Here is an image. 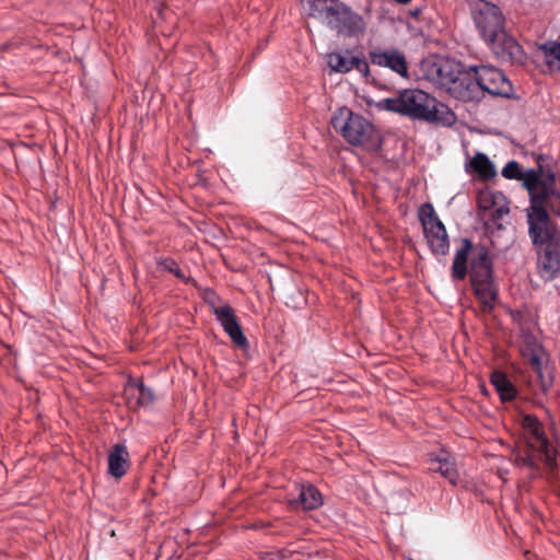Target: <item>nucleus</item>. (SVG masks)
Returning <instances> with one entry per match:
<instances>
[{
  "label": "nucleus",
  "mask_w": 560,
  "mask_h": 560,
  "mask_svg": "<svg viewBox=\"0 0 560 560\" xmlns=\"http://www.w3.org/2000/svg\"><path fill=\"white\" fill-rule=\"evenodd\" d=\"M471 21L488 48L506 62H521L524 50L506 32V19L501 8L488 0H466Z\"/></svg>",
  "instance_id": "1"
},
{
  "label": "nucleus",
  "mask_w": 560,
  "mask_h": 560,
  "mask_svg": "<svg viewBox=\"0 0 560 560\" xmlns=\"http://www.w3.org/2000/svg\"><path fill=\"white\" fill-rule=\"evenodd\" d=\"M470 256V282L475 295L485 312H490L497 301V289L493 282V267L489 250L485 246H472L469 238H463L462 245L456 249L451 277L454 281H462L467 276V262Z\"/></svg>",
  "instance_id": "2"
},
{
  "label": "nucleus",
  "mask_w": 560,
  "mask_h": 560,
  "mask_svg": "<svg viewBox=\"0 0 560 560\" xmlns=\"http://www.w3.org/2000/svg\"><path fill=\"white\" fill-rule=\"evenodd\" d=\"M378 107L411 119L443 126H452L456 121L455 114L447 105L419 89H406L397 96L384 98Z\"/></svg>",
  "instance_id": "3"
},
{
  "label": "nucleus",
  "mask_w": 560,
  "mask_h": 560,
  "mask_svg": "<svg viewBox=\"0 0 560 560\" xmlns=\"http://www.w3.org/2000/svg\"><path fill=\"white\" fill-rule=\"evenodd\" d=\"M308 16L347 37H359L366 30L364 18L340 0H304Z\"/></svg>",
  "instance_id": "4"
},
{
  "label": "nucleus",
  "mask_w": 560,
  "mask_h": 560,
  "mask_svg": "<svg viewBox=\"0 0 560 560\" xmlns=\"http://www.w3.org/2000/svg\"><path fill=\"white\" fill-rule=\"evenodd\" d=\"M423 79L446 91L454 98L464 101L468 70L460 62L442 56H429L420 63Z\"/></svg>",
  "instance_id": "5"
},
{
  "label": "nucleus",
  "mask_w": 560,
  "mask_h": 560,
  "mask_svg": "<svg viewBox=\"0 0 560 560\" xmlns=\"http://www.w3.org/2000/svg\"><path fill=\"white\" fill-rule=\"evenodd\" d=\"M464 102L479 101L485 93L509 98L513 94V85L505 74L492 66H471L466 79Z\"/></svg>",
  "instance_id": "6"
},
{
  "label": "nucleus",
  "mask_w": 560,
  "mask_h": 560,
  "mask_svg": "<svg viewBox=\"0 0 560 560\" xmlns=\"http://www.w3.org/2000/svg\"><path fill=\"white\" fill-rule=\"evenodd\" d=\"M331 125L352 145L375 150L381 144L375 127L363 116L354 114L347 107L339 108L334 114Z\"/></svg>",
  "instance_id": "7"
},
{
  "label": "nucleus",
  "mask_w": 560,
  "mask_h": 560,
  "mask_svg": "<svg viewBox=\"0 0 560 560\" xmlns=\"http://www.w3.org/2000/svg\"><path fill=\"white\" fill-rule=\"evenodd\" d=\"M423 234L433 255L445 256L450 250L448 235L432 203L425 202L418 210Z\"/></svg>",
  "instance_id": "8"
},
{
  "label": "nucleus",
  "mask_w": 560,
  "mask_h": 560,
  "mask_svg": "<svg viewBox=\"0 0 560 560\" xmlns=\"http://www.w3.org/2000/svg\"><path fill=\"white\" fill-rule=\"evenodd\" d=\"M522 427L528 433V447L539 454V458L544 462L549 472H555L558 467V452L549 443L539 420L533 415H525L522 418Z\"/></svg>",
  "instance_id": "9"
},
{
  "label": "nucleus",
  "mask_w": 560,
  "mask_h": 560,
  "mask_svg": "<svg viewBox=\"0 0 560 560\" xmlns=\"http://www.w3.org/2000/svg\"><path fill=\"white\" fill-rule=\"evenodd\" d=\"M373 65L390 69L401 78H408V63L406 56L397 48H375L369 52Z\"/></svg>",
  "instance_id": "10"
},
{
  "label": "nucleus",
  "mask_w": 560,
  "mask_h": 560,
  "mask_svg": "<svg viewBox=\"0 0 560 560\" xmlns=\"http://www.w3.org/2000/svg\"><path fill=\"white\" fill-rule=\"evenodd\" d=\"M520 350L524 359H526L534 372L541 380V385L547 388L550 381H545L541 358L545 353L542 346L538 339L530 332H522L520 341Z\"/></svg>",
  "instance_id": "11"
},
{
  "label": "nucleus",
  "mask_w": 560,
  "mask_h": 560,
  "mask_svg": "<svg viewBox=\"0 0 560 560\" xmlns=\"http://www.w3.org/2000/svg\"><path fill=\"white\" fill-rule=\"evenodd\" d=\"M478 207L485 217L494 222L509 214V201L501 191L482 190L478 194Z\"/></svg>",
  "instance_id": "12"
},
{
  "label": "nucleus",
  "mask_w": 560,
  "mask_h": 560,
  "mask_svg": "<svg viewBox=\"0 0 560 560\" xmlns=\"http://www.w3.org/2000/svg\"><path fill=\"white\" fill-rule=\"evenodd\" d=\"M212 312L232 341L241 349L247 348L248 340L243 334L242 327L234 314V310L230 305H222L213 306Z\"/></svg>",
  "instance_id": "13"
},
{
  "label": "nucleus",
  "mask_w": 560,
  "mask_h": 560,
  "mask_svg": "<svg viewBox=\"0 0 560 560\" xmlns=\"http://www.w3.org/2000/svg\"><path fill=\"white\" fill-rule=\"evenodd\" d=\"M129 466V452L124 443L115 444L108 454V474L120 479Z\"/></svg>",
  "instance_id": "14"
},
{
  "label": "nucleus",
  "mask_w": 560,
  "mask_h": 560,
  "mask_svg": "<svg viewBox=\"0 0 560 560\" xmlns=\"http://www.w3.org/2000/svg\"><path fill=\"white\" fill-rule=\"evenodd\" d=\"M127 404L131 409L149 406L154 400L153 390L142 382L129 383L126 387Z\"/></svg>",
  "instance_id": "15"
},
{
  "label": "nucleus",
  "mask_w": 560,
  "mask_h": 560,
  "mask_svg": "<svg viewBox=\"0 0 560 560\" xmlns=\"http://www.w3.org/2000/svg\"><path fill=\"white\" fill-rule=\"evenodd\" d=\"M430 470L441 474L453 486L457 485L458 471L455 466V460L448 454L442 452L434 457H431Z\"/></svg>",
  "instance_id": "16"
},
{
  "label": "nucleus",
  "mask_w": 560,
  "mask_h": 560,
  "mask_svg": "<svg viewBox=\"0 0 560 560\" xmlns=\"http://www.w3.org/2000/svg\"><path fill=\"white\" fill-rule=\"evenodd\" d=\"M323 504L320 492L312 485L302 486L300 488L298 499L291 501V505L295 509L301 508L305 511H311L319 508Z\"/></svg>",
  "instance_id": "17"
},
{
  "label": "nucleus",
  "mask_w": 560,
  "mask_h": 560,
  "mask_svg": "<svg viewBox=\"0 0 560 560\" xmlns=\"http://www.w3.org/2000/svg\"><path fill=\"white\" fill-rule=\"evenodd\" d=\"M490 382L502 400L509 401L515 398L516 389L504 373L494 371L490 376Z\"/></svg>",
  "instance_id": "18"
},
{
  "label": "nucleus",
  "mask_w": 560,
  "mask_h": 560,
  "mask_svg": "<svg viewBox=\"0 0 560 560\" xmlns=\"http://www.w3.org/2000/svg\"><path fill=\"white\" fill-rule=\"evenodd\" d=\"M471 171L482 178H491L495 175V170L492 162L485 153H477L469 161Z\"/></svg>",
  "instance_id": "19"
},
{
  "label": "nucleus",
  "mask_w": 560,
  "mask_h": 560,
  "mask_svg": "<svg viewBox=\"0 0 560 560\" xmlns=\"http://www.w3.org/2000/svg\"><path fill=\"white\" fill-rule=\"evenodd\" d=\"M355 56L342 55L340 52H331L327 56V62L335 72L347 73L353 69V60Z\"/></svg>",
  "instance_id": "20"
},
{
  "label": "nucleus",
  "mask_w": 560,
  "mask_h": 560,
  "mask_svg": "<svg viewBox=\"0 0 560 560\" xmlns=\"http://www.w3.org/2000/svg\"><path fill=\"white\" fill-rule=\"evenodd\" d=\"M546 65L550 69L560 70V43L547 42L540 46Z\"/></svg>",
  "instance_id": "21"
},
{
  "label": "nucleus",
  "mask_w": 560,
  "mask_h": 560,
  "mask_svg": "<svg viewBox=\"0 0 560 560\" xmlns=\"http://www.w3.org/2000/svg\"><path fill=\"white\" fill-rule=\"evenodd\" d=\"M523 184L529 192L530 202L533 201V196L538 194L542 186H549L550 180L549 177L541 182L539 175L536 171L529 170L524 175L522 174Z\"/></svg>",
  "instance_id": "22"
},
{
  "label": "nucleus",
  "mask_w": 560,
  "mask_h": 560,
  "mask_svg": "<svg viewBox=\"0 0 560 560\" xmlns=\"http://www.w3.org/2000/svg\"><path fill=\"white\" fill-rule=\"evenodd\" d=\"M532 452L534 451L528 446L524 451H517L514 455V460L518 467L528 468L530 474L536 476L539 472V467Z\"/></svg>",
  "instance_id": "23"
},
{
  "label": "nucleus",
  "mask_w": 560,
  "mask_h": 560,
  "mask_svg": "<svg viewBox=\"0 0 560 560\" xmlns=\"http://www.w3.org/2000/svg\"><path fill=\"white\" fill-rule=\"evenodd\" d=\"M160 269L173 273L176 278L183 280L185 283L190 282V277H186L175 259L167 257L158 260Z\"/></svg>",
  "instance_id": "24"
},
{
  "label": "nucleus",
  "mask_w": 560,
  "mask_h": 560,
  "mask_svg": "<svg viewBox=\"0 0 560 560\" xmlns=\"http://www.w3.org/2000/svg\"><path fill=\"white\" fill-rule=\"evenodd\" d=\"M502 175L508 179H521L522 171L516 161H510L502 170Z\"/></svg>",
  "instance_id": "25"
},
{
  "label": "nucleus",
  "mask_w": 560,
  "mask_h": 560,
  "mask_svg": "<svg viewBox=\"0 0 560 560\" xmlns=\"http://www.w3.org/2000/svg\"><path fill=\"white\" fill-rule=\"evenodd\" d=\"M353 69L358 70L363 77L369 75L370 67L365 59L355 56L353 60Z\"/></svg>",
  "instance_id": "26"
},
{
  "label": "nucleus",
  "mask_w": 560,
  "mask_h": 560,
  "mask_svg": "<svg viewBox=\"0 0 560 560\" xmlns=\"http://www.w3.org/2000/svg\"><path fill=\"white\" fill-rule=\"evenodd\" d=\"M395 498L406 499V495H405V493L399 492V493H397V494H395V495H393V497H392V499H395Z\"/></svg>",
  "instance_id": "27"
},
{
  "label": "nucleus",
  "mask_w": 560,
  "mask_h": 560,
  "mask_svg": "<svg viewBox=\"0 0 560 560\" xmlns=\"http://www.w3.org/2000/svg\"><path fill=\"white\" fill-rule=\"evenodd\" d=\"M262 560H279V559H278V558H276V557H269V558H265V559H262Z\"/></svg>",
  "instance_id": "28"
}]
</instances>
